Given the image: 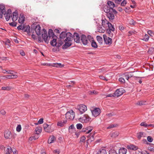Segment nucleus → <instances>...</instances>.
I'll return each instance as SVG.
<instances>
[{
	"instance_id": "1",
	"label": "nucleus",
	"mask_w": 154,
	"mask_h": 154,
	"mask_svg": "<svg viewBox=\"0 0 154 154\" xmlns=\"http://www.w3.org/2000/svg\"><path fill=\"white\" fill-rule=\"evenodd\" d=\"M48 34H49V38L53 39V40L50 42L52 46L59 47L63 44V42H61L60 43H59L58 44H57V37L54 34L53 31L52 29H49Z\"/></svg>"
},
{
	"instance_id": "2",
	"label": "nucleus",
	"mask_w": 154,
	"mask_h": 154,
	"mask_svg": "<svg viewBox=\"0 0 154 154\" xmlns=\"http://www.w3.org/2000/svg\"><path fill=\"white\" fill-rule=\"evenodd\" d=\"M103 8L104 11L106 13V16L109 19V20L111 21L113 20L115 17L114 14L111 10L108 8L107 5H103Z\"/></svg>"
},
{
	"instance_id": "3",
	"label": "nucleus",
	"mask_w": 154,
	"mask_h": 154,
	"mask_svg": "<svg viewBox=\"0 0 154 154\" xmlns=\"http://www.w3.org/2000/svg\"><path fill=\"white\" fill-rule=\"evenodd\" d=\"M75 117V113L73 110H70L66 114V117L67 119L72 120Z\"/></svg>"
},
{
	"instance_id": "4",
	"label": "nucleus",
	"mask_w": 154,
	"mask_h": 154,
	"mask_svg": "<svg viewBox=\"0 0 154 154\" xmlns=\"http://www.w3.org/2000/svg\"><path fill=\"white\" fill-rule=\"evenodd\" d=\"M30 26L29 25L24 26L21 25L17 27V29L19 30H22L24 32H26L27 33L30 32Z\"/></svg>"
},
{
	"instance_id": "5",
	"label": "nucleus",
	"mask_w": 154,
	"mask_h": 154,
	"mask_svg": "<svg viewBox=\"0 0 154 154\" xmlns=\"http://www.w3.org/2000/svg\"><path fill=\"white\" fill-rule=\"evenodd\" d=\"M91 120V118L87 114L84 115L79 119V121L83 123H88Z\"/></svg>"
},
{
	"instance_id": "6",
	"label": "nucleus",
	"mask_w": 154,
	"mask_h": 154,
	"mask_svg": "<svg viewBox=\"0 0 154 154\" xmlns=\"http://www.w3.org/2000/svg\"><path fill=\"white\" fill-rule=\"evenodd\" d=\"M76 108L79 111L80 114H81L83 113L87 109L86 106L83 104L78 105L77 106Z\"/></svg>"
},
{
	"instance_id": "7",
	"label": "nucleus",
	"mask_w": 154,
	"mask_h": 154,
	"mask_svg": "<svg viewBox=\"0 0 154 154\" xmlns=\"http://www.w3.org/2000/svg\"><path fill=\"white\" fill-rule=\"evenodd\" d=\"M115 30V28L112 26L111 24H109L108 28L107 29L106 32L109 35L110 37H112L113 36V33L111 32H114Z\"/></svg>"
},
{
	"instance_id": "8",
	"label": "nucleus",
	"mask_w": 154,
	"mask_h": 154,
	"mask_svg": "<svg viewBox=\"0 0 154 154\" xmlns=\"http://www.w3.org/2000/svg\"><path fill=\"white\" fill-rule=\"evenodd\" d=\"M42 30L43 32L42 33V37L45 42L46 43H48L50 39L49 37V35L48 36L47 32L45 29H43Z\"/></svg>"
},
{
	"instance_id": "9",
	"label": "nucleus",
	"mask_w": 154,
	"mask_h": 154,
	"mask_svg": "<svg viewBox=\"0 0 154 154\" xmlns=\"http://www.w3.org/2000/svg\"><path fill=\"white\" fill-rule=\"evenodd\" d=\"M125 92L124 88H120L117 89L114 92L115 96L119 97L123 94Z\"/></svg>"
},
{
	"instance_id": "10",
	"label": "nucleus",
	"mask_w": 154,
	"mask_h": 154,
	"mask_svg": "<svg viewBox=\"0 0 154 154\" xmlns=\"http://www.w3.org/2000/svg\"><path fill=\"white\" fill-rule=\"evenodd\" d=\"M103 37L105 44L109 45H110L112 44V41L111 38L107 37L105 35H103Z\"/></svg>"
},
{
	"instance_id": "11",
	"label": "nucleus",
	"mask_w": 154,
	"mask_h": 154,
	"mask_svg": "<svg viewBox=\"0 0 154 154\" xmlns=\"http://www.w3.org/2000/svg\"><path fill=\"white\" fill-rule=\"evenodd\" d=\"M92 115L95 117H96L98 116L101 112V110L100 109L98 108H94L93 110L91 111Z\"/></svg>"
},
{
	"instance_id": "12",
	"label": "nucleus",
	"mask_w": 154,
	"mask_h": 154,
	"mask_svg": "<svg viewBox=\"0 0 154 154\" xmlns=\"http://www.w3.org/2000/svg\"><path fill=\"white\" fill-rule=\"evenodd\" d=\"M6 12L5 7V5L3 4L0 5V18H2L3 15Z\"/></svg>"
},
{
	"instance_id": "13",
	"label": "nucleus",
	"mask_w": 154,
	"mask_h": 154,
	"mask_svg": "<svg viewBox=\"0 0 154 154\" xmlns=\"http://www.w3.org/2000/svg\"><path fill=\"white\" fill-rule=\"evenodd\" d=\"M81 41L84 45H87L88 42L87 37L84 35H81Z\"/></svg>"
},
{
	"instance_id": "14",
	"label": "nucleus",
	"mask_w": 154,
	"mask_h": 154,
	"mask_svg": "<svg viewBox=\"0 0 154 154\" xmlns=\"http://www.w3.org/2000/svg\"><path fill=\"white\" fill-rule=\"evenodd\" d=\"M11 11L10 9H8L6 12H5L4 15L7 21L9 20L11 17Z\"/></svg>"
},
{
	"instance_id": "15",
	"label": "nucleus",
	"mask_w": 154,
	"mask_h": 154,
	"mask_svg": "<svg viewBox=\"0 0 154 154\" xmlns=\"http://www.w3.org/2000/svg\"><path fill=\"white\" fill-rule=\"evenodd\" d=\"M64 42H65V44L63 45L62 47L63 49H65L67 48L70 46L72 45L71 41L69 40L66 41L65 40Z\"/></svg>"
},
{
	"instance_id": "16",
	"label": "nucleus",
	"mask_w": 154,
	"mask_h": 154,
	"mask_svg": "<svg viewBox=\"0 0 154 154\" xmlns=\"http://www.w3.org/2000/svg\"><path fill=\"white\" fill-rule=\"evenodd\" d=\"M73 38L75 42L77 43H79L80 42V37L79 34L75 32L74 33Z\"/></svg>"
},
{
	"instance_id": "17",
	"label": "nucleus",
	"mask_w": 154,
	"mask_h": 154,
	"mask_svg": "<svg viewBox=\"0 0 154 154\" xmlns=\"http://www.w3.org/2000/svg\"><path fill=\"white\" fill-rule=\"evenodd\" d=\"M18 17V15L17 12H14L11 15V18L12 21L14 22L17 20Z\"/></svg>"
},
{
	"instance_id": "18",
	"label": "nucleus",
	"mask_w": 154,
	"mask_h": 154,
	"mask_svg": "<svg viewBox=\"0 0 154 154\" xmlns=\"http://www.w3.org/2000/svg\"><path fill=\"white\" fill-rule=\"evenodd\" d=\"M105 31V28L102 25H99L97 27V31L100 33H103Z\"/></svg>"
},
{
	"instance_id": "19",
	"label": "nucleus",
	"mask_w": 154,
	"mask_h": 154,
	"mask_svg": "<svg viewBox=\"0 0 154 154\" xmlns=\"http://www.w3.org/2000/svg\"><path fill=\"white\" fill-rule=\"evenodd\" d=\"M25 17L23 14H21L19 17L18 20L19 23H23L25 21Z\"/></svg>"
},
{
	"instance_id": "20",
	"label": "nucleus",
	"mask_w": 154,
	"mask_h": 154,
	"mask_svg": "<svg viewBox=\"0 0 154 154\" xmlns=\"http://www.w3.org/2000/svg\"><path fill=\"white\" fill-rule=\"evenodd\" d=\"M41 28L39 24L36 26L35 28V30L36 34L38 35H41Z\"/></svg>"
},
{
	"instance_id": "21",
	"label": "nucleus",
	"mask_w": 154,
	"mask_h": 154,
	"mask_svg": "<svg viewBox=\"0 0 154 154\" xmlns=\"http://www.w3.org/2000/svg\"><path fill=\"white\" fill-rule=\"evenodd\" d=\"M107 4L108 5L107 6L108 8L110 10L112 8H113L115 6V5L114 3L111 1H108L107 2Z\"/></svg>"
},
{
	"instance_id": "22",
	"label": "nucleus",
	"mask_w": 154,
	"mask_h": 154,
	"mask_svg": "<svg viewBox=\"0 0 154 154\" xmlns=\"http://www.w3.org/2000/svg\"><path fill=\"white\" fill-rule=\"evenodd\" d=\"M72 35L70 32H67L66 33V39H65V41H66L67 40H69V41H72L71 39H72Z\"/></svg>"
},
{
	"instance_id": "23",
	"label": "nucleus",
	"mask_w": 154,
	"mask_h": 154,
	"mask_svg": "<svg viewBox=\"0 0 154 154\" xmlns=\"http://www.w3.org/2000/svg\"><path fill=\"white\" fill-rule=\"evenodd\" d=\"M11 134V132L10 131L8 130L5 131L4 132L5 137L6 139L9 138Z\"/></svg>"
},
{
	"instance_id": "24",
	"label": "nucleus",
	"mask_w": 154,
	"mask_h": 154,
	"mask_svg": "<svg viewBox=\"0 0 154 154\" xmlns=\"http://www.w3.org/2000/svg\"><path fill=\"white\" fill-rule=\"evenodd\" d=\"M111 24L106 19L102 20V25L103 26H105L106 25H107L108 27L109 26V24Z\"/></svg>"
},
{
	"instance_id": "25",
	"label": "nucleus",
	"mask_w": 154,
	"mask_h": 154,
	"mask_svg": "<svg viewBox=\"0 0 154 154\" xmlns=\"http://www.w3.org/2000/svg\"><path fill=\"white\" fill-rule=\"evenodd\" d=\"M56 140V138L54 136H51L48 139V143H54Z\"/></svg>"
},
{
	"instance_id": "26",
	"label": "nucleus",
	"mask_w": 154,
	"mask_h": 154,
	"mask_svg": "<svg viewBox=\"0 0 154 154\" xmlns=\"http://www.w3.org/2000/svg\"><path fill=\"white\" fill-rule=\"evenodd\" d=\"M146 136V134L142 132H141L137 134V137L138 139H140L142 137H145Z\"/></svg>"
},
{
	"instance_id": "27",
	"label": "nucleus",
	"mask_w": 154,
	"mask_h": 154,
	"mask_svg": "<svg viewBox=\"0 0 154 154\" xmlns=\"http://www.w3.org/2000/svg\"><path fill=\"white\" fill-rule=\"evenodd\" d=\"M122 75L123 77H125L127 80H128V79L132 76L130 73L129 72H125Z\"/></svg>"
},
{
	"instance_id": "28",
	"label": "nucleus",
	"mask_w": 154,
	"mask_h": 154,
	"mask_svg": "<svg viewBox=\"0 0 154 154\" xmlns=\"http://www.w3.org/2000/svg\"><path fill=\"white\" fill-rule=\"evenodd\" d=\"M127 152V149L124 148H121L119 150V154H126Z\"/></svg>"
},
{
	"instance_id": "29",
	"label": "nucleus",
	"mask_w": 154,
	"mask_h": 154,
	"mask_svg": "<svg viewBox=\"0 0 154 154\" xmlns=\"http://www.w3.org/2000/svg\"><path fill=\"white\" fill-rule=\"evenodd\" d=\"M18 77V76L15 74L14 75L13 74H11V75H6L5 76V77L9 79H16Z\"/></svg>"
},
{
	"instance_id": "30",
	"label": "nucleus",
	"mask_w": 154,
	"mask_h": 154,
	"mask_svg": "<svg viewBox=\"0 0 154 154\" xmlns=\"http://www.w3.org/2000/svg\"><path fill=\"white\" fill-rule=\"evenodd\" d=\"M51 66L53 67H56L57 68H61L64 66L63 65H62L60 63H53L51 65Z\"/></svg>"
},
{
	"instance_id": "31",
	"label": "nucleus",
	"mask_w": 154,
	"mask_h": 154,
	"mask_svg": "<svg viewBox=\"0 0 154 154\" xmlns=\"http://www.w3.org/2000/svg\"><path fill=\"white\" fill-rule=\"evenodd\" d=\"M39 137L38 133L36 134L34 136H32L31 137L29 138V140H35L36 139H38Z\"/></svg>"
},
{
	"instance_id": "32",
	"label": "nucleus",
	"mask_w": 154,
	"mask_h": 154,
	"mask_svg": "<svg viewBox=\"0 0 154 154\" xmlns=\"http://www.w3.org/2000/svg\"><path fill=\"white\" fill-rule=\"evenodd\" d=\"M98 154H107L106 151L105 149H101L98 151Z\"/></svg>"
},
{
	"instance_id": "33",
	"label": "nucleus",
	"mask_w": 154,
	"mask_h": 154,
	"mask_svg": "<svg viewBox=\"0 0 154 154\" xmlns=\"http://www.w3.org/2000/svg\"><path fill=\"white\" fill-rule=\"evenodd\" d=\"M146 101L144 100H141L138 101L137 103L136 104L139 106H141L146 104Z\"/></svg>"
},
{
	"instance_id": "34",
	"label": "nucleus",
	"mask_w": 154,
	"mask_h": 154,
	"mask_svg": "<svg viewBox=\"0 0 154 154\" xmlns=\"http://www.w3.org/2000/svg\"><path fill=\"white\" fill-rule=\"evenodd\" d=\"M12 151V148L10 146H8L6 150V154H11Z\"/></svg>"
},
{
	"instance_id": "35",
	"label": "nucleus",
	"mask_w": 154,
	"mask_h": 154,
	"mask_svg": "<svg viewBox=\"0 0 154 154\" xmlns=\"http://www.w3.org/2000/svg\"><path fill=\"white\" fill-rule=\"evenodd\" d=\"M127 148L128 149H131V150L137 149V148H136V146L133 145H130L127 146Z\"/></svg>"
},
{
	"instance_id": "36",
	"label": "nucleus",
	"mask_w": 154,
	"mask_h": 154,
	"mask_svg": "<svg viewBox=\"0 0 154 154\" xmlns=\"http://www.w3.org/2000/svg\"><path fill=\"white\" fill-rule=\"evenodd\" d=\"M91 43V45L92 47L96 48L97 47V45L96 42L95 41H93Z\"/></svg>"
},
{
	"instance_id": "37",
	"label": "nucleus",
	"mask_w": 154,
	"mask_h": 154,
	"mask_svg": "<svg viewBox=\"0 0 154 154\" xmlns=\"http://www.w3.org/2000/svg\"><path fill=\"white\" fill-rule=\"evenodd\" d=\"M86 130L88 131L86 132V133H89L93 129V128L91 127L88 126L86 127L85 128Z\"/></svg>"
},
{
	"instance_id": "38",
	"label": "nucleus",
	"mask_w": 154,
	"mask_h": 154,
	"mask_svg": "<svg viewBox=\"0 0 154 154\" xmlns=\"http://www.w3.org/2000/svg\"><path fill=\"white\" fill-rule=\"evenodd\" d=\"M66 33L65 32H62L60 35V38L61 39H64L66 37Z\"/></svg>"
},
{
	"instance_id": "39",
	"label": "nucleus",
	"mask_w": 154,
	"mask_h": 154,
	"mask_svg": "<svg viewBox=\"0 0 154 154\" xmlns=\"http://www.w3.org/2000/svg\"><path fill=\"white\" fill-rule=\"evenodd\" d=\"M11 89V88L10 86H4L2 88V89L4 90L9 91Z\"/></svg>"
},
{
	"instance_id": "40",
	"label": "nucleus",
	"mask_w": 154,
	"mask_h": 154,
	"mask_svg": "<svg viewBox=\"0 0 154 154\" xmlns=\"http://www.w3.org/2000/svg\"><path fill=\"white\" fill-rule=\"evenodd\" d=\"M3 73H5L6 72H7L8 73L12 74H13V71L11 70H9L7 71L6 70L4 69V70H3Z\"/></svg>"
},
{
	"instance_id": "41",
	"label": "nucleus",
	"mask_w": 154,
	"mask_h": 154,
	"mask_svg": "<svg viewBox=\"0 0 154 154\" xmlns=\"http://www.w3.org/2000/svg\"><path fill=\"white\" fill-rule=\"evenodd\" d=\"M119 135V132H115L112 133V137H113L115 138L118 136Z\"/></svg>"
},
{
	"instance_id": "42",
	"label": "nucleus",
	"mask_w": 154,
	"mask_h": 154,
	"mask_svg": "<svg viewBox=\"0 0 154 154\" xmlns=\"http://www.w3.org/2000/svg\"><path fill=\"white\" fill-rule=\"evenodd\" d=\"M129 23L130 24L134 25H135L136 24V22L132 19H131L129 21Z\"/></svg>"
},
{
	"instance_id": "43",
	"label": "nucleus",
	"mask_w": 154,
	"mask_h": 154,
	"mask_svg": "<svg viewBox=\"0 0 154 154\" xmlns=\"http://www.w3.org/2000/svg\"><path fill=\"white\" fill-rule=\"evenodd\" d=\"M42 131V129L41 128L39 127H37L35 129V131L36 132V134L38 133V134L40 133Z\"/></svg>"
},
{
	"instance_id": "44",
	"label": "nucleus",
	"mask_w": 154,
	"mask_h": 154,
	"mask_svg": "<svg viewBox=\"0 0 154 154\" xmlns=\"http://www.w3.org/2000/svg\"><path fill=\"white\" fill-rule=\"evenodd\" d=\"M118 125L117 124H113L110 125L107 128L108 129H109L111 128H113L115 127Z\"/></svg>"
},
{
	"instance_id": "45",
	"label": "nucleus",
	"mask_w": 154,
	"mask_h": 154,
	"mask_svg": "<svg viewBox=\"0 0 154 154\" xmlns=\"http://www.w3.org/2000/svg\"><path fill=\"white\" fill-rule=\"evenodd\" d=\"M87 38L88 41L90 42H91L93 41L94 40L93 37L90 35H88L87 36Z\"/></svg>"
},
{
	"instance_id": "46",
	"label": "nucleus",
	"mask_w": 154,
	"mask_h": 154,
	"mask_svg": "<svg viewBox=\"0 0 154 154\" xmlns=\"http://www.w3.org/2000/svg\"><path fill=\"white\" fill-rule=\"evenodd\" d=\"M149 37L148 35L147 34H146L144 35L143 38L142 39L145 41H147L149 40Z\"/></svg>"
},
{
	"instance_id": "47",
	"label": "nucleus",
	"mask_w": 154,
	"mask_h": 154,
	"mask_svg": "<svg viewBox=\"0 0 154 154\" xmlns=\"http://www.w3.org/2000/svg\"><path fill=\"white\" fill-rule=\"evenodd\" d=\"M76 128L78 129H80L82 128V125L81 123H78L76 125Z\"/></svg>"
},
{
	"instance_id": "48",
	"label": "nucleus",
	"mask_w": 154,
	"mask_h": 154,
	"mask_svg": "<svg viewBox=\"0 0 154 154\" xmlns=\"http://www.w3.org/2000/svg\"><path fill=\"white\" fill-rule=\"evenodd\" d=\"M50 125H48L46 123H44L43 125V127L44 128V130L45 131H48V130H46V128L49 126Z\"/></svg>"
},
{
	"instance_id": "49",
	"label": "nucleus",
	"mask_w": 154,
	"mask_h": 154,
	"mask_svg": "<svg viewBox=\"0 0 154 154\" xmlns=\"http://www.w3.org/2000/svg\"><path fill=\"white\" fill-rule=\"evenodd\" d=\"M97 38L99 43H101L102 41V38L101 36L98 35L97 36Z\"/></svg>"
},
{
	"instance_id": "50",
	"label": "nucleus",
	"mask_w": 154,
	"mask_h": 154,
	"mask_svg": "<svg viewBox=\"0 0 154 154\" xmlns=\"http://www.w3.org/2000/svg\"><path fill=\"white\" fill-rule=\"evenodd\" d=\"M140 125L141 126H143L145 128H147L148 127V125L147 124H146L145 122H141L140 124Z\"/></svg>"
},
{
	"instance_id": "51",
	"label": "nucleus",
	"mask_w": 154,
	"mask_h": 154,
	"mask_svg": "<svg viewBox=\"0 0 154 154\" xmlns=\"http://www.w3.org/2000/svg\"><path fill=\"white\" fill-rule=\"evenodd\" d=\"M109 154H118L117 152L113 149H111L109 151Z\"/></svg>"
},
{
	"instance_id": "52",
	"label": "nucleus",
	"mask_w": 154,
	"mask_h": 154,
	"mask_svg": "<svg viewBox=\"0 0 154 154\" xmlns=\"http://www.w3.org/2000/svg\"><path fill=\"white\" fill-rule=\"evenodd\" d=\"M21 129V126L20 125H18L16 128V130L17 131L19 132L20 131Z\"/></svg>"
},
{
	"instance_id": "53",
	"label": "nucleus",
	"mask_w": 154,
	"mask_h": 154,
	"mask_svg": "<svg viewBox=\"0 0 154 154\" xmlns=\"http://www.w3.org/2000/svg\"><path fill=\"white\" fill-rule=\"evenodd\" d=\"M46 130L48 131H45L47 132H51L53 131V130L51 129V126L50 125L46 128Z\"/></svg>"
},
{
	"instance_id": "54",
	"label": "nucleus",
	"mask_w": 154,
	"mask_h": 154,
	"mask_svg": "<svg viewBox=\"0 0 154 154\" xmlns=\"http://www.w3.org/2000/svg\"><path fill=\"white\" fill-rule=\"evenodd\" d=\"M148 33L151 36H152L154 35L153 32L152 30H148L147 31Z\"/></svg>"
},
{
	"instance_id": "55",
	"label": "nucleus",
	"mask_w": 154,
	"mask_h": 154,
	"mask_svg": "<svg viewBox=\"0 0 154 154\" xmlns=\"http://www.w3.org/2000/svg\"><path fill=\"white\" fill-rule=\"evenodd\" d=\"M147 140L149 142H151L153 141V139L151 136H148L147 137Z\"/></svg>"
},
{
	"instance_id": "56",
	"label": "nucleus",
	"mask_w": 154,
	"mask_h": 154,
	"mask_svg": "<svg viewBox=\"0 0 154 154\" xmlns=\"http://www.w3.org/2000/svg\"><path fill=\"white\" fill-rule=\"evenodd\" d=\"M119 82H121L122 83H124L125 82V81L124 78L123 77H121L119 79Z\"/></svg>"
},
{
	"instance_id": "57",
	"label": "nucleus",
	"mask_w": 154,
	"mask_h": 154,
	"mask_svg": "<svg viewBox=\"0 0 154 154\" xmlns=\"http://www.w3.org/2000/svg\"><path fill=\"white\" fill-rule=\"evenodd\" d=\"M57 125L58 126H60V127H62L64 125L63 123V122L62 121L58 122Z\"/></svg>"
},
{
	"instance_id": "58",
	"label": "nucleus",
	"mask_w": 154,
	"mask_h": 154,
	"mask_svg": "<svg viewBox=\"0 0 154 154\" xmlns=\"http://www.w3.org/2000/svg\"><path fill=\"white\" fill-rule=\"evenodd\" d=\"M119 29L121 31H122L125 29V27L122 24L119 25Z\"/></svg>"
},
{
	"instance_id": "59",
	"label": "nucleus",
	"mask_w": 154,
	"mask_h": 154,
	"mask_svg": "<svg viewBox=\"0 0 154 154\" xmlns=\"http://www.w3.org/2000/svg\"><path fill=\"white\" fill-rule=\"evenodd\" d=\"M90 93H89V94H90L92 95L94 94H97V91L95 90L90 91Z\"/></svg>"
},
{
	"instance_id": "60",
	"label": "nucleus",
	"mask_w": 154,
	"mask_h": 154,
	"mask_svg": "<svg viewBox=\"0 0 154 154\" xmlns=\"http://www.w3.org/2000/svg\"><path fill=\"white\" fill-rule=\"evenodd\" d=\"M127 3V2L125 0H123L122 2L121 3V5L122 6H125Z\"/></svg>"
},
{
	"instance_id": "61",
	"label": "nucleus",
	"mask_w": 154,
	"mask_h": 154,
	"mask_svg": "<svg viewBox=\"0 0 154 154\" xmlns=\"http://www.w3.org/2000/svg\"><path fill=\"white\" fill-rule=\"evenodd\" d=\"M9 24L10 26H16L17 25L16 23L14 22L9 23Z\"/></svg>"
},
{
	"instance_id": "62",
	"label": "nucleus",
	"mask_w": 154,
	"mask_h": 154,
	"mask_svg": "<svg viewBox=\"0 0 154 154\" xmlns=\"http://www.w3.org/2000/svg\"><path fill=\"white\" fill-rule=\"evenodd\" d=\"M94 134H91L90 135V140H91V141H93L94 140Z\"/></svg>"
},
{
	"instance_id": "63",
	"label": "nucleus",
	"mask_w": 154,
	"mask_h": 154,
	"mask_svg": "<svg viewBox=\"0 0 154 154\" xmlns=\"http://www.w3.org/2000/svg\"><path fill=\"white\" fill-rule=\"evenodd\" d=\"M39 124H42L43 123V119L41 118L38 121Z\"/></svg>"
},
{
	"instance_id": "64",
	"label": "nucleus",
	"mask_w": 154,
	"mask_h": 154,
	"mask_svg": "<svg viewBox=\"0 0 154 154\" xmlns=\"http://www.w3.org/2000/svg\"><path fill=\"white\" fill-rule=\"evenodd\" d=\"M12 152L14 154H17V151L15 148L12 149Z\"/></svg>"
}]
</instances>
